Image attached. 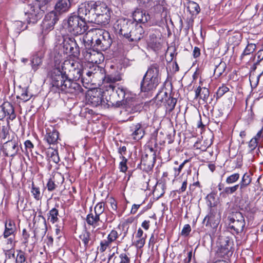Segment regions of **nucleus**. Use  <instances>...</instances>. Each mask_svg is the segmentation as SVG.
<instances>
[{
	"instance_id": "nucleus-1",
	"label": "nucleus",
	"mask_w": 263,
	"mask_h": 263,
	"mask_svg": "<svg viewBox=\"0 0 263 263\" xmlns=\"http://www.w3.org/2000/svg\"><path fill=\"white\" fill-rule=\"evenodd\" d=\"M62 70V65L54 68L51 74L52 84L53 86L65 93L77 95L83 90L78 83L70 81L67 78L66 73Z\"/></svg>"
},
{
	"instance_id": "nucleus-2",
	"label": "nucleus",
	"mask_w": 263,
	"mask_h": 263,
	"mask_svg": "<svg viewBox=\"0 0 263 263\" xmlns=\"http://www.w3.org/2000/svg\"><path fill=\"white\" fill-rule=\"evenodd\" d=\"M116 94L118 99L115 102L113 106L116 107H123L120 111L121 116L124 118V121L133 120L134 116L128 115L140 112L141 110L142 106L140 104L136 103L135 102L129 101L128 100L129 94L127 92L126 88L120 87H118L116 90Z\"/></svg>"
},
{
	"instance_id": "nucleus-3",
	"label": "nucleus",
	"mask_w": 263,
	"mask_h": 263,
	"mask_svg": "<svg viewBox=\"0 0 263 263\" xmlns=\"http://www.w3.org/2000/svg\"><path fill=\"white\" fill-rule=\"evenodd\" d=\"M105 3L101 1H90L81 6L78 10V13L82 16H84V19L87 22L96 23L99 12L104 10Z\"/></svg>"
},
{
	"instance_id": "nucleus-4",
	"label": "nucleus",
	"mask_w": 263,
	"mask_h": 263,
	"mask_svg": "<svg viewBox=\"0 0 263 263\" xmlns=\"http://www.w3.org/2000/svg\"><path fill=\"white\" fill-rule=\"evenodd\" d=\"M86 21L87 20L84 19V16L72 13L68 16L65 26L69 32L78 35L83 34L87 30Z\"/></svg>"
},
{
	"instance_id": "nucleus-5",
	"label": "nucleus",
	"mask_w": 263,
	"mask_h": 263,
	"mask_svg": "<svg viewBox=\"0 0 263 263\" xmlns=\"http://www.w3.org/2000/svg\"><path fill=\"white\" fill-rule=\"evenodd\" d=\"M103 91L102 89H94L88 91L86 95L87 103L92 106L97 107L101 105L104 107H109L115 104L110 98L109 99H104Z\"/></svg>"
},
{
	"instance_id": "nucleus-6",
	"label": "nucleus",
	"mask_w": 263,
	"mask_h": 263,
	"mask_svg": "<svg viewBox=\"0 0 263 263\" xmlns=\"http://www.w3.org/2000/svg\"><path fill=\"white\" fill-rule=\"evenodd\" d=\"M93 35L92 41H95V46L98 49L105 51L107 50L112 44V39L109 33L103 29H95L92 30Z\"/></svg>"
},
{
	"instance_id": "nucleus-7",
	"label": "nucleus",
	"mask_w": 263,
	"mask_h": 263,
	"mask_svg": "<svg viewBox=\"0 0 263 263\" xmlns=\"http://www.w3.org/2000/svg\"><path fill=\"white\" fill-rule=\"evenodd\" d=\"M62 70L66 73L67 78L70 81L79 80L82 75V65L77 61L67 60L62 64Z\"/></svg>"
},
{
	"instance_id": "nucleus-8",
	"label": "nucleus",
	"mask_w": 263,
	"mask_h": 263,
	"mask_svg": "<svg viewBox=\"0 0 263 263\" xmlns=\"http://www.w3.org/2000/svg\"><path fill=\"white\" fill-rule=\"evenodd\" d=\"M61 46H62L64 53L74 57L80 55V48L75 38L68 36H63Z\"/></svg>"
},
{
	"instance_id": "nucleus-9",
	"label": "nucleus",
	"mask_w": 263,
	"mask_h": 263,
	"mask_svg": "<svg viewBox=\"0 0 263 263\" xmlns=\"http://www.w3.org/2000/svg\"><path fill=\"white\" fill-rule=\"evenodd\" d=\"M134 24L135 22L128 19H119L115 25V29L118 33L126 39L129 31H131L133 28Z\"/></svg>"
},
{
	"instance_id": "nucleus-10",
	"label": "nucleus",
	"mask_w": 263,
	"mask_h": 263,
	"mask_svg": "<svg viewBox=\"0 0 263 263\" xmlns=\"http://www.w3.org/2000/svg\"><path fill=\"white\" fill-rule=\"evenodd\" d=\"M121 76L119 73L106 75L103 80L104 86L103 89H102L103 91V94L106 96V93L109 94L111 92H114L115 88V83L121 81Z\"/></svg>"
},
{
	"instance_id": "nucleus-11",
	"label": "nucleus",
	"mask_w": 263,
	"mask_h": 263,
	"mask_svg": "<svg viewBox=\"0 0 263 263\" xmlns=\"http://www.w3.org/2000/svg\"><path fill=\"white\" fill-rule=\"evenodd\" d=\"M83 57L88 62L99 64L104 61V57L102 52L88 49L83 52Z\"/></svg>"
},
{
	"instance_id": "nucleus-12",
	"label": "nucleus",
	"mask_w": 263,
	"mask_h": 263,
	"mask_svg": "<svg viewBox=\"0 0 263 263\" xmlns=\"http://www.w3.org/2000/svg\"><path fill=\"white\" fill-rule=\"evenodd\" d=\"M144 31L142 27L135 23L133 28L129 31L126 39L130 42L137 43L140 41L144 35Z\"/></svg>"
},
{
	"instance_id": "nucleus-13",
	"label": "nucleus",
	"mask_w": 263,
	"mask_h": 263,
	"mask_svg": "<svg viewBox=\"0 0 263 263\" xmlns=\"http://www.w3.org/2000/svg\"><path fill=\"white\" fill-rule=\"evenodd\" d=\"M58 21V18L55 12L52 11L49 13L45 16L43 21V29L45 31L52 30Z\"/></svg>"
},
{
	"instance_id": "nucleus-14",
	"label": "nucleus",
	"mask_w": 263,
	"mask_h": 263,
	"mask_svg": "<svg viewBox=\"0 0 263 263\" xmlns=\"http://www.w3.org/2000/svg\"><path fill=\"white\" fill-rule=\"evenodd\" d=\"M159 83V82L144 76L140 84L141 89L144 92L152 91L156 89Z\"/></svg>"
},
{
	"instance_id": "nucleus-15",
	"label": "nucleus",
	"mask_w": 263,
	"mask_h": 263,
	"mask_svg": "<svg viewBox=\"0 0 263 263\" xmlns=\"http://www.w3.org/2000/svg\"><path fill=\"white\" fill-rule=\"evenodd\" d=\"M104 10H102L99 12V13L100 14L97 17L95 24L101 25H106L109 23L111 11L106 4L105 5Z\"/></svg>"
},
{
	"instance_id": "nucleus-16",
	"label": "nucleus",
	"mask_w": 263,
	"mask_h": 263,
	"mask_svg": "<svg viewBox=\"0 0 263 263\" xmlns=\"http://www.w3.org/2000/svg\"><path fill=\"white\" fill-rule=\"evenodd\" d=\"M74 0H58L54 6L56 12L60 14L69 11Z\"/></svg>"
},
{
	"instance_id": "nucleus-17",
	"label": "nucleus",
	"mask_w": 263,
	"mask_h": 263,
	"mask_svg": "<svg viewBox=\"0 0 263 263\" xmlns=\"http://www.w3.org/2000/svg\"><path fill=\"white\" fill-rule=\"evenodd\" d=\"M18 150L17 143L15 141H8L3 145V152L6 155L13 157L17 154Z\"/></svg>"
},
{
	"instance_id": "nucleus-18",
	"label": "nucleus",
	"mask_w": 263,
	"mask_h": 263,
	"mask_svg": "<svg viewBox=\"0 0 263 263\" xmlns=\"http://www.w3.org/2000/svg\"><path fill=\"white\" fill-rule=\"evenodd\" d=\"M131 136L134 140H139L141 139L144 134L145 131L140 123L133 124L130 126Z\"/></svg>"
},
{
	"instance_id": "nucleus-19",
	"label": "nucleus",
	"mask_w": 263,
	"mask_h": 263,
	"mask_svg": "<svg viewBox=\"0 0 263 263\" xmlns=\"http://www.w3.org/2000/svg\"><path fill=\"white\" fill-rule=\"evenodd\" d=\"M99 71V67L96 69L90 68L89 69H82V75L81 77V82L84 84H88L92 81L93 78L97 74V71Z\"/></svg>"
},
{
	"instance_id": "nucleus-20",
	"label": "nucleus",
	"mask_w": 263,
	"mask_h": 263,
	"mask_svg": "<svg viewBox=\"0 0 263 263\" xmlns=\"http://www.w3.org/2000/svg\"><path fill=\"white\" fill-rule=\"evenodd\" d=\"M79 238L83 243L85 250L92 246L95 241L93 235L86 230L82 232L79 236Z\"/></svg>"
},
{
	"instance_id": "nucleus-21",
	"label": "nucleus",
	"mask_w": 263,
	"mask_h": 263,
	"mask_svg": "<svg viewBox=\"0 0 263 263\" xmlns=\"http://www.w3.org/2000/svg\"><path fill=\"white\" fill-rule=\"evenodd\" d=\"M134 20L137 23L144 24L150 20V15L145 11L140 9H136L133 13Z\"/></svg>"
},
{
	"instance_id": "nucleus-22",
	"label": "nucleus",
	"mask_w": 263,
	"mask_h": 263,
	"mask_svg": "<svg viewBox=\"0 0 263 263\" xmlns=\"http://www.w3.org/2000/svg\"><path fill=\"white\" fill-rule=\"evenodd\" d=\"M47 10V7L45 6L41 5L37 1L34 3L28 5L25 8V14H35L40 12L44 14L45 11Z\"/></svg>"
},
{
	"instance_id": "nucleus-23",
	"label": "nucleus",
	"mask_w": 263,
	"mask_h": 263,
	"mask_svg": "<svg viewBox=\"0 0 263 263\" xmlns=\"http://www.w3.org/2000/svg\"><path fill=\"white\" fill-rule=\"evenodd\" d=\"M159 69L158 64L156 63L153 64L149 67L144 76L160 82V78Z\"/></svg>"
},
{
	"instance_id": "nucleus-24",
	"label": "nucleus",
	"mask_w": 263,
	"mask_h": 263,
	"mask_svg": "<svg viewBox=\"0 0 263 263\" xmlns=\"http://www.w3.org/2000/svg\"><path fill=\"white\" fill-rule=\"evenodd\" d=\"M254 62L252 67L253 70L258 69L260 71L263 72V50H259L252 58Z\"/></svg>"
},
{
	"instance_id": "nucleus-25",
	"label": "nucleus",
	"mask_w": 263,
	"mask_h": 263,
	"mask_svg": "<svg viewBox=\"0 0 263 263\" xmlns=\"http://www.w3.org/2000/svg\"><path fill=\"white\" fill-rule=\"evenodd\" d=\"M229 229L233 234H238L241 233L245 226V221H236L233 220H229Z\"/></svg>"
},
{
	"instance_id": "nucleus-26",
	"label": "nucleus",
	"mask_w": 263,
	"mask_h": 263,
	"mask_svg": "<svg viewBox=\"0 0 263 263\" xmlns=\"http://www.w3.org/2000/svg\"><path fill=\"white\" fill-rule=\"evenodd\" d=\"M195 91V99H199L202 100L204 103L206 102L210 94L208 88L199 86L196 89Z\"/></svg>"
},
{
	"instance_id": "nucleus-27",
	"label": "nucleus",
	"mask_w": 263,
	"mask_h": 263,
	"mask_svg": "<svg viewBox=\"0 0 263 263\" xmlns=\"http://www.w3.org/2000/svg\"><path fill=\"white\" fill-rule=\"evenodd\" d=\"M3 108L7 119L13 120L16 118L13 105L9 102H5L2 104Z\"/></svg>"
},
{
	"instance_id": "nucleus-28",
	"label": "nucleus",
	"mask_w": 263,
	"mask_h": 263,
	"mask_svg": "<svg viewBox=\"0 0 263 263\" xmlns=\"http://www.w3.org/2000/svg\"><path fill=\"white\" fill-rule=\"evenodd\" d=\"M252 177L249 173H246L241 178L239 183L237 184L239 186V191L241 193H243L247 187L251 183Z\"/></svg>"
},
{
	"instance_id": "nucleus-29",
	"label": "nucleus",
	"mask_w": 263,
	"mask_h": 263,
	"mask_svg": "<svg viewBox=\"0 0 263 263\" xmlns=\"http://www.w3.org/2000/svg\"><path fill=\"white\" fill-rule=\"evenodd\" d=\"M43 57L44 53L42 51L37 52L36 54L32 57L31 60V65L34 71H36L38 69L39 66H40L42 64Z\"/></svg>"
},
{
	"instance_id": "nucleus-30",
	"label": "nucleus",
	"mask_w": 263,
	"mask_h": 263,
	"mask_svg": "<svg viewBox=\"0 0 263 263\" xmlns=\"http://www.w3.org/2000/svg\"><path fill=\"white\" fill-rule=\"evenodd\" d=\"M59 132L53 129L52 131L49 130L47 133L45 139L49 144H55L59 139Z\"/></svg>"
},
{
	"instance_id": "nucleus-31",
	"label": "nucleus",
	"mask_w": 263,
	"mask_h": 263,
	"mask_svg": "<svg viewBox=\"0 0 263 263\" xmlns=\"http://www.w3.org/2000/svg\"><path fill=\"white\" fill-rule=\"evenodd\" d=\"M46 153L50 162L52 161L57 164L60 161V158L57 150L49 149Z\"/></svg>"
},
{
	"instance_id": "nucleus-32",
	"label": "nucleus",
	"mask_w": 263,
	"mask_h": 263,
	"mask_svg": "<svg viewBox=\"0 0 263 263\" xmlns=\"http://www.w3.org/2000/svg\"><path fill=\"white\" fill-rule=\"evenodd\" d=\"M226 64L223 61L218 62V64L215 65L214 75L217 77H220L226 70Z\"/></svg>"
},
{
	"instance_id": "nucleus-33",
	"label": "nucleus",
	"mask_w": 263,
	"mask_h": 263,
	"mask_svg": "<svg viewBox=\"0 0 263 263\" xmlns=\"http://www.w3.org/2000/svg\"><path fill=\"white\" fill-rule=\"evenodd\" d=\"M15 225L12 221H9V222H6L5 223V230L4 232V237L7 238L12 235L15 231Z\"/></svg>"
},
{
	"instance_id": "nucleus-34",
	"label": "nucleus",
	"mask_w": 263,
	"mask_h": 263,
	"mask_svg": "<svg viewBox=\"0 0 263 263\" xmlns=\"http://www.w3.org/2000/svg\"><path fill=\"white\" fill-rule=\"evenodd\" d=\"M176 102L177 100L170 96L164 102L166 111L171 112L174 109Z\"/></svg>"
},
{
	"instance_id": "nucleus-35",
	"label": "nucleus",
	"mask_w": 263,
	"mask_h": 263,
	"mask_svg": "<svg viewBox=\"0 0 263 263\" xmlns=\"http://www.w3.org/2000/svg\"><path fill=\"white\" fill-rule=\"evenodd\" d=\"M256 46L255 44L249 43L241 54L240 58V60H242L246 55H250L251 53H252L256 50Z\"/></svg>"
},
{
	"instance_id": "nucleus-36",
	"label": "nucleus",
	"mask_w": 263,
	"mask_h": 263,
	"mask_svg": "<svg viewBox=\"0 0 263 263\" xmlns=\"http://www.w3.org/2000/svg\"><path fill=\"white\" fill-rule=\"evenodd\" d=\"M44 14H41L40 12H37L35 14H25L27 16V21L28 24H35L36 23L38 20H40Z\"/></svg>"
},
{
	"instance_id": "nucleus-37",
	"label": "nucleus",
	"mask_w": 263,
	"mask_h": 263,
	"mask_svg": "<svg viewBox=\"0 0 263 263\" xmlns=\"http://www.w3.org/2000/svg\"><path fill=\"white\" fill-rule=\"evenodd\" d=\"M86 221L89 225L93 226L94 227L97 226L99 222L97 214H95V215H93L92 213L89 214L87 216Z\"/></svg>"
},
{
	"instance_id": "nucleus-38",
	"label": "nucleus",
	"mask_w": 263,
	"mask_h": 263,
	"mask_svg": "<svg viewBox=\"0 0 263 263\" xmlns=\"http://www.w3.org/2000/svg\"><path fill=\"white\" fill-rule=\"evenodd\" d=\"M238 188L239 189V186L237 184L232 186L226 187L223 188V191L220 193V195L224 196L227 195L233 194Z\"/></svg>"
},
{
	"instance_id": "nucleus-39",
	"label": "nucleus",
	"mask_w": 263,
	"mask_h": 263,
	"mask_svg": "<svg viewBox=\"0 0 263 263\" xmlns=\"http://www.w3.org/2000/svg\"><path fill=\"white\" fill-rule=\"evenodd\" d=\"M56 178H61L62 179V181L64 180L63 178L62 177L61 174H58L57 175H55L53 177V179H49V180L48 181V182L47 183V186L48 191H52L54 190L55 189V187L57 186V184H56L54 182L55 179Z\"/></svg>"
},
{
	"instance_id": "nucleus-40",
	"label": "nucleus",
	"mask_w": 263,
	"mask_h": 263,
	"mask_svg": "<svg viewBox=\"0 0 263 263\" xmlns=\"http://www.w3.org/2000/svg\"><path fill=\"white\" fill-rule=\"evenodd\" d=\"M169 95L167 92L163 90L159 91L156 96V100L159 102L164 103L168 98Z\"/></svg>"
},
{
	"instance_id": "nucleus-41",
	"label": "nucleus",
	"mask_w": 263,
	"mask_h": 263,
	"mask_svg": "<svg viewBox=\"0 0 263 263\" xmlns=\"http://www.w3.org/2000/svg\"><path fill=\"white\" fill-rule=\"evenodd\" d=\"M228 219L229 220H233L236 221H245L242 214L239 212L233 213L231 216L228 217Z\"/></svg>"
},
{
	"instance_id": "nucleus-42",
	"label": "nucleus",
	"mask_w": 263,
	"mask_h": 263,
	"mask_svg": "<svg viewBox=\"0 0 263 263\" xmlns=\"http://www.w3.org/2000/svg\"><path fill=\"white\" fill-rule=\"evenodd\" d=\"M49 218L50 222L52 223L57 222L59 220L58 216L59 215V211L56 208H53L49 211Z\"/></svg>"
},
{
	"instance_id": "nucleus-43",
	"label": "nucleus",
	"mask_w": 263,
	"mask_h": 263,
	"mask_svg": "<svg viewBox=\"0 0 263 263\" xmlns=\"http://www.w3.org/2000/svg\"><path fill=\"white\" fill-rule=\"evenodd\" d=\"M240 178V174L239 173H234L228 176L226 180V182L228 184H231L236 182Z\"/></svg>"
},
{
	"instance_id": "nucleus-44",
	"label": "nucleus",
	"mask_w": 263,
	"mask_h": 263,
	"mask_svg": "<svg viewBox=\"0 0 263 263\" xmlns=\"http://www.w3.org/2000/svg\"><path fill=\"white\" fill-rule=\"evenodd\" d=\"M188 8L190 10L191 12L193 14H198L200 10L198 4L193 2L190 3Z\"/></svg>"
},
{
	"instance_id": "nucleus-45",
	"label": "nucleus",
	"mask_w": 263,
	"mask_h": 263,
	"mask_svg": "<svg viewBox=\"0 0 263 263\" xmlns=\"http://www.w3.org/2000/svg\"><path fill=\"white\" fill-rule=\"evenodd\" d=\"M31 193L35 199L39 200L41 198L40 189L36 187L33 183L32 184Z\"/></svg>"
},
{
	"instance_id": "nucleus-46",
	"label": "nucleus",
	"mask_w": 263,
	"mask_h": 263,
	"mask_svg": "<svg viewBox=\"0 0 263 263\" xmlns=\"http://www.w3.org/2000/svg\"><path fill=\"white\" fill-rule=\"evenodd\" d=\"M31 96H32L30 94H29L27 90H24L21 96L20 97H17V98L20 99L24 102H26L30 99Z\"/></svg>"
},
{
	"instance_id": "nucleus-47",
	"label": "nucleus",
	"mask_w": 263,
	"mask_h": 263,
	"mask_svg": "<svg viewBox=\"0 0 263 263\" xmlns=\"http://www.w3.org/2000/svg\"><path fill=\"white\" fill-rule=\"evenodd\" d=\"M104 203L103 202L98 203L95 207V213L96 214H102L104 212Z\"/></svg>"
},
{
	"instance_id": "nucleus-48",
	"label": "nucleus",
	"mask_w": 263,
	"mask_h": 263,
	"mask_svg": "<svg viewBox=\"0 0 263 263\" xmlns=\"http://www.w3.org/2000/svg\"><path fill=\"white\" fill-rule=\"evenodd\" d=\"M118 237V232L114 230H111L107 236V239L111 242L115 241Z\"/></svg>"
},
{
	"instance_id": "nucleus-49",
	"label": "nucleus",
	"mask_w": 263,
	"mask_h": 263,
	"mask_svg": "<svg viewBox=\"0 0 263 263\" xmlns=\"http://www.w3.org/2000/svg\"><path fill=\"white\" fill-rule=\"evenodd\" d=\"M111 243L108 239L102 240L100 242V251L104 252Z\"/></svg>"
},
{
	"instance_id": "nucleus-50",
	"label": "nucleus",
	"mask_w": 263,
	"mask_h": 263,
	"mask_svg": "<svg viewBox=\"0 0 263 263\" xmlns=\"http://www.w3.org/2000/svg\"><path fill=\"white\" fill-rule=\"evenodd\" d=\"M229 90V88L224 85H222L221 87H220L217 91V96L218 98L222 97Z\"/></svg>"
},
{
	"instance_id": "nucleus-51",
	"label": "nucleus",
	"mask_w": 263,
	"mask_h": 263,
	"mask_svg": "<svg viewBox=\"0 0 263 263\" xmlns=\"http://www.w3.org/2000/svg\"><path fill=\"white\" fill-rule=\"evenodd\" d=\"M122 160L120 163L119 168L120 171L125 172L127 169V166L126 165L127 159L124 156H122Z\"/></svg>"
},
{
	"instance_id": "nucleus-52",
	"label": "nucleus",
	"mask_w": 263,
	"mask_h": 263,
	"mask_svg": "<svg viewBox=\"0 0 263 263\" xmlns=\"http://www.w3.org/2000/svg\"><path fill=\"white\" fill-rule=\"evenodd\" d=\"M26 261V258L25 257V253L20 251L18 253L16 258V263H24Z\"/></svg>"
},
{
	"instance_id": "nucleus-53",
	"label": "nucleus",
	"mask_w": 263,
	"mask_h": 263,
	"mask_svg": "<svg viewBox=\"0 0 263 263\" xmlns=\"http://www.w3.org/2000/svg\"><path fill=\"white\" fill-rule=\"evenodd\" d=\"M145 157L146 158H147V155H146ZM149 161L150 162L149 163H148V160H145V158H142V160H141V164L144 165H147L148 166V168H152L154 165V164H153V162L152 161V159H154V157H153L152 158H149Z\"/></svg>"
},
{
	"instance_id": "nucleus-54",
	"label": "nucleus",
	"mask_w": 263,
	"mask_h": 263,
	"mask_svg": "<svg viewBox=\"0 0 263 263\" xmlns=\"http://www.w3.org/2000/svg\"><path fill=\"white\" fill-rule=\"evenodd\" d=\"M24 24L20 21H15L13 24V27L15 29L17 32L24 30L23 26Z\"/></svg>"
},
{
	"instance_id": "nucleus-55",
	"label": "nucleus",
	"mask_w": 263,
	"mask_h": 263,
	"mask_svg": "<svg viewBox=\"0 0 263 263\" xmlns=\"http://www.w3.org/2000/svg\"><path fill=\"white\" fill-rule=\"evenodd\" d=\"M119 258L121 259L119 263H130V258L125 253H121Z\"/></svg>"
},
{
	"instance_id": "nucleus-56",
	"label": "nucleus",
	"mask_w": 263,
	"mask_h": 263,
	"mask_svg": "<svg viewBox=\"0 0 263 263\" xmlns=\"http://www.w3.org/2000/svg\"><path fill=\"white\" fill-rule=\"evenodd\" d=\"M98 217L99 222H101L102 223H105L107 222V213L106 212H103L102 214H97Z\"/></svg>"
},
{
	"instance_id": "nucleus-57",
	"label": "nucleus",
	"mask_w": 263,
	"mask_h": 263,
	"mask_svg": "<svg viewBox=\"0 0 263 263\" xmlns=\"http://www.w3.org/2000/svg\"><path fill=\"white\" fill-rule=\"evenodd\" d=\"M24 144L26 149V154L28 155L29 152H32V149L33 148L34 146L30 140L26 141Z\"/></svg>"
},
{
	"instance_id": "nucleus-58",
	"label": "nucleus",
	"mask_w": 263,
	"mask_h": 263,
	"mask_svg": "<svg viewBox=\"0 0 263 263\" xmlns=\"http://www.w3.org/2000/svg\"><path fill=\"white\" fill-rule=\"evenodd\" d=\"M257 141L256 138H252L249 143V147L251 151L254 150L257 145Z\"/></svg>"
},
{
	"instance_id": "nucleus-59",
	"label": "nucleus",
	"mask_w": 263,
	"mask_h": 263,
	"mask_svg": "<svg viewBox=\"0 0 263 263\" xmlns=\"http://www.w3.org/2000/svg\"><path fill=\"white\" fill-rule=\"evenodd\" d=\"M224 242L226 243L225 244H224L223 245H221V250H223L226 252L225 253H227L230 250L229 243H230V241L228 238H226L224 240Z\"/></svg>"
},
{
	"instance_id": "nucleus-60",
	"label": "nucleus",
	"mask_w": 263,
	"mask_h": 263,
	"mask_svg": "<svg viewBox=\"0 0 263 263\" xmlns=\"http://www.w3.org/2000/svg\"><path fill=\"white\" fill-rule=\"evenodd\" d=\"M145 242V238L144 237L138 238V239L135 242V246L137 248L140 249L144 246Z\"/></svg>"
},
{
	"instance_id": "nucleus-61",
	"label": "nucleus",
	"mask_w": 263,
	"mask_h": 263,
	"mask_svg": "<svg viewBox=\"0 0 263 263\" xmlns=\"http://www.w3.org/2000/svg\"><path fill=\"white\" fill-rule=\"evenodd\" d=\"M191 231V227L189 224H185L181 231V234L183 235L187 236Z\"/></svg>"
},
{
	"instance_id": "nucleus-62",
	"label": "nucleus",
	"mask_w": 263,
	"mask_h": 263,
	"mask_svg": "<svg viewBox=\"0 0 263 263\" xmlns=\"http://www.w3.org/2000/svg\"><path fill=\"white\" fill-rule=\"evenodd\" d=\"M186 187H187V180H186L182 182L181 187L177 191L178 193L179 194H181V193L184 192L186 190Z\"/></svg>"
},
{
	"instance_id": "nucleus-63",
	"label": "nucleus",
	"mask_w": 263,
	"mask_h": 263,
	"mask_svg": "<svg viewBox=\"0 0 263 263\" xmlns=\"http://www.w3.org/2000/svg\"><path fill=\"white\" fill-rule=\"evenodd\" d=\"M200 55V50L197 47H195L193 51V55L194 58L199 57Z\"/></svg>"
},
{
	"instance_id": "nucleus-64",
	"label": "nucleus",
	"mask_w": 263,
	"mask_h": 263,
	"mask_svg": "<svg viewBox=\"0 0 263 263\" xmlns=\"http://www.w3.org/2000/svg\"><path fill=\"white\" fill-rule=\"evenodd\" d=\"M192 251H190L187 253V257L183 260L182 263H189V262H190L191 260V259H192Z\"/></svg>"
}]
</instances>
